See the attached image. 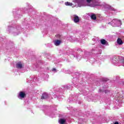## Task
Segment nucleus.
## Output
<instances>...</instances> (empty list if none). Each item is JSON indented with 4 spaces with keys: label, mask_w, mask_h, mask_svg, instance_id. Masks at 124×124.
I'll return each instance as SVG.
<instances>
[{
    "label": "nucleus",
    "mask_w": 124,
    "mask_h": 124,
    "mask_svg": "<svg viewBox=\"0 0 124 124\" xmlns=\"http://www.w3.org/2000/svg\"><path fill=\"white\" fill-rule=\"evenodd\" d=\"M73 1L75 3L74 7H81L84 2L83 0H74Z\"/></svg>",
    "instance_id": "1"
},
{
    "label": "nucleus",
    "mask_w": 124,
    "mask_h": 124,
    "mask_svg": "<svg viewBox=\"0 0 124 124\" xmlns=\"http://www.w3.org/2000/svg\"><path fill=\"white\" fill-rule=\"evenodd\" d=\"M73 16L74 17H73V21H74V23H77L80 22V18H79V16H78L76 15H74Z\"/></svg>",
    "instance_id": "2"
},
{
    "label": "nucleus",
    "mask_w": 124,
    "mask_h": 124,
    "mask_svg": "<svg viewBox=\"0 0 124 124\" xmlns=\"http://www.w3.org/2000/svg\"><path fill=\"white\" fill-rule=\"evenodd\" d=\"M26 96V93L23 92H19L18 97H20V98H25Z\"/></svg>",
    "instance_id": "3"
},
{
    "label": "nucleus",
    "mask_w": 124,
    "mask_h": 124,
    "mask_svg": "<svg viewBox=\"0 0 124 124\" xmlns=\"http://www.w3.org/2000/svg\"><path fill=\"white\" fill-rule=\"evenodd\" d=\"M48 97L49 96L48 95V94L46 93H44L42 95L41 98L42 99H46V98H48Z\"/></svg>",
    "instance_id": "4"
},
{
    "label": "nucleus",
    "mask_w": 124,
    "mask_h": 124,
    "mask_svg": "<svg viewBox=\"0 0 124 124\" xmlns=\"http://www.w3.org/2000/svg\"><path fill=\"white\" fill-rule=\"evenodd\" d=\"M61 43H62V41L60 40H56L54 42V45L56 46H59L61 44Z\"/></svg>",
    "instance_id": "5"
},
{
    "label": "nucleus",
    "mask_w": 124,
    "mask_h": 124,
    "mask_svg": "<svg viewBox=\"0 0 124 124\" xmlns=\"http://www.w3.org/2000/svg\"><path fill=\"white\" fill-rule=\"evenodd\" d=\"M59 123L60 124H65L66 123V120L64 119H60L59 121Z\"/></svg>",
    "instance_id": "6"
},
{
    "label": "nucleus",
    "mask_w": 124,
    "mask_h": 124,
    "mask_svg": "<svg viewBox=\"0 0 124 124\" xmlns=\"http://www.w3.org/2000/svg\"><path fill=\"white\" fill-rule=\"evenodd\" d=\"M16 68H22L23 67V65L21 63V62H18V63H16Z\"/></svg>",
    "instance_id": "7"
},
{
    "label": "nucleus",
    "mask_w": 124,
    "mask_h": 124,
    "mask_svg": "<svg viewBox=\"0 0 124 124\" xmlns=\"http://www.w3.org/2000/svg\"><path fill=\"white\" fill-rule=\"evenodd\" d=\"M117 42L119 45H122V44H124V42H123V40H122L121 38H118L117 40Z\"/></svg>",
    "instance_id": "8"
},
{
    "label": "nucleus",
    "mask_w": 124,
    "mask_h": 124,
    "mask_svg": "<svg viewBox=\"0 0 124 124\" xmlns=\"http://www.w3.org/2000/svg\"><path fill=\"white\" fill-rule=\"evenodd\" d=\"M74 5L75 3L73 4L72 3H70L68 1H67L65 3V5H66V6H72L73 5L74 6Z\"/></svg>",
    "instance_id": "9"
},
{
    "label": "nucleus",
    "mask_w": 124,
    "mask_h": 124,
    "mask_svg": "<svg viewBox=\"0 0 124 124\" xmlns=\"http://www.w3.org/2000/svg\"><path fill=\"white\" fill-rule=\"evenodd\" d=\"M100 42L101 43V44H102V45H105V44H106V43H107V41H106V40H105V39H101L100 40Z\"/></svg>",
    "instance_id": "10"
},
{
    "label": "nucleus",
    "mask_w": 124,
    "mask_h": 124,
    "mask_svg": "<svg viewBox=\"0 0 124 124\" xmlns=\"http://www.w3.org/2000/svg\"><path fill=\"white\" fill-rule=\"evenodd\" d=\"M91 17L92 20H96V16L95 14H93L91 15Z\"/></svg>",
    "instance_id": "11"
},
{
    "label": "nucleus",
    "mask_w": 124,
    "mask_h": 124,
    "mask_svg": "<svg viewBox=\"0 0 124 124\" xmlns=\"http://www.w3.org/2000/svg\"><path fill=\"white\" fill-rule=\"evenodd\" d=\"M92 0H86V1L87 2H88V3H90L92 1Z\"/></svg>",
    "instance_id": "12"
},
{
    "label": "nucleus",
    "mask_w": 124,
    "mask_h": 124,
    "mask_svg": "<svg viewBox=\"0 0 124 124\" xmlns=\"http://www.w3.org/2000/svg\"><path fill=\"white\" fill-rule=\"evenodd\" d=\"M56 68H53L52 69V71H56Z\"/></svg>",
    "instance_id": "13"
},
{
    "label": "nucleus",
    "mask_w": 124,
    "mask_h": 124,
    "mask_svg": "<svg viewBox=\"0 0 124 124\" xmlns=\"http://www.w3.org/2000/svg\"><path fill=\"white\" fill-rule=\"evenodd\" d=\"M114 124H119V123L118 122H116L114 123Z\"/></svg>",
    "instance_id": "14"
},
{
    "label": "nucleus",
    "mask_w": 124,
    "mask_h": 124,
    "mask_svg": "<svg viewBox=\"0 0 124 124\" xmlns=\"http://www.w3.org/2000/svg\"><path fill=\"white\" fill-rule=\"evenodd\" d=\"M122 62H123V63H124V64H123V66H124V60H123V61H122Z\"/></svg>",
    "instance_id": "15"
},
{
    "label": "nucleus",
    "mask_w": 124,
    "mask_h": 124,
    "mask_svg": "<svg viewBox=\"0 0 124 124\" xmlns=\"http://www.w3.org/2000/svg\"><path fill=\"white\" fill-rule=\"evenodd\" d=\"M104 81H105L106 82V81H107V80H106V79H105V80H104Z\"/></svg>",
    "instance_id": "16"
}]
</instances>
